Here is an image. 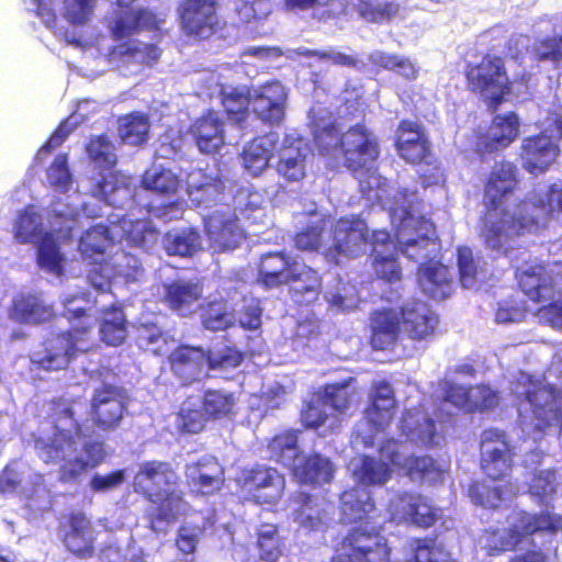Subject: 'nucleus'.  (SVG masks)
Here are the masks:
<instances>
[{
    "mask_svg": "<svg viewBox=\"0 0 562 562\" xmlns=\"http://www.w3.org/2000/svg\"><path fill=\"white\" fill-rule=\"evenodd\" d=\"M520 189V172L515 162H495L483 180L479 236L484 247L497 257H510L522 248V238L536 235L541 225L535 205L519 200L513 207L506 203Z\"/></svg>",
    "mask_w": 562,
    "mask_h": 562,
    "instance_id": "f257e3e1",
    "label": "nucleus"
},
{
    "mask_svg": "<svg viewBox=\"0 0 562 562\" xmlns=\"http://www.w3.org/2000/svg\"><path fill=\"white\" fill-rule=\"evenodd\" d=\"M77 397L56 396L48 402L47 423L52 435L34 440L38 458L48 465H58V481L76 483L81 475L104 462V442L88 440L82 445L85 456H78V441L86 437L83 424L76 416Z\"/></svg>",
    "mask_w": 562,
    "mask_h": 562,
    "instance_id": "f03ea898",
    "label": "nucleus"
},
{
    "mask_svg": "<svg viewBox=\"0 0 562 562\" xmlns=\"http://www.w3.org/2000/svg\"><path fill=\"white\" fill-rule=\"evenodd\" d=\"M382 514L366 487L353 485L339 496V520L352 526L338 543L334 562H390L391 548L379 522Z\"/></svg>",
    "mask_w": 562,
    "mask_h": 562,
    "instance_id": "7ed1b4c3",
    "label": "nucleus"
},
{
    "mask_svg": "<svg viewBox=\"0 0 562 562\" xmlns=\"http://www.w3.org/2000/svg\"><path fill=\"white\" fill-rule=\"evenodd\" d=\"M516 451L506 431L487 428L480 436V469L483 475L493 483L474 480L470 483L468 495L471 501L485 508L501 506L505 495L513 493L510 482L515 467Z\"/></svg>",
    "mask_w": 562,
    "mask_h": 562,
    "instance_id": "20e7f679",
    "label": "nucleus"
},
{
    "mask_svg": "<svg viewBox=\"0 0 562 562\" xmlns=\"http://www.w3.org/2000/svg\"><path fill=\"white\" fill-rule=\"evenodd\" d=\"M136 0H115L120 8L108 29L111 37L117 43L108 52L110 61L124 66L139 65L153 67L161 56V48L154 43H145L132 36L140 31H158L165 22L148 8H131Z\"/></svg>",
    "mask_w": 562,
    "mask_h": 562,
    "instance_id": "39448f33",
    "label": "nucleus"
},
{
    "mask_svg": "<svg viewBox=\"0 0 562 562\" xmlns=\"http://www.w3.org/2000/svg\"><path fill=\"white\" fill-rule=\"evenodd\" d=\"M179 476L171 463L159 460L145 461L134 475V492L156 508L147 514L149 528L158 530L159 524L170 525L186 514L188 503L181 491L171 488Z\"/></svg>",
    "mask_w": 562,
    "mask_h": 562,
    "instance_id": "423d86ee",
    "label": "nucleus"
},
{
    "mask_svg": "<svg viewBox=\"0 0 562 562\" xmlns=\"http://www.w3.org/2000/svg\"><path fill=\"white\" fill-rule=\"evenodd\" d=\"M257 283L267 290L289 286L297 305H310L318 300L322 277L317 270L300 262L284 250L268 251L257 262Z\"/></svg>",
    "mask_w": 562,
    "mask_h": 562,
    "instance_id": "0eeeda50",
    "label": "nucleus"
},
{
    "mask_svg": "<svg viewBox=\"0 0 562 562\" xmlns=\"http://www.w3.org/2000/svg\"><path fill=\"white\" fill-rule=\"evenodd\" d=\"M92 325L71 326L43 338L30 353L33 369L43 372L67 371L81 353L91 349Z\"/></svg>",
    "mask_w": 562,
    "mask_h": 562,
    "instance_id": "6e6552de",
    "label": "nucleus"
},
{
    "mask_svg": "<svg viewBox=\"0 0 562 562\" xmlns=\"http://www.w3.org/2000/svg\"><path fill=\"white\" fill-rule=\"evenodd\" d=\"M518 404L520 424L533 434L562 431V393L550 384L527 376Z\"/></svg>",
    "mask_w": 562,
    "mask_h": 562,
    "instance_id": "1a4fd4ad",
    "label": "nucleus"
},
{
    "mask_svg": "<svg viewBox=\"0 0 562 562\" xmlns=\"http://www.w3.org/2000/svg\"><path fill=\"white\" fill-rule=\"evenodd\" d=\"M464 77L468 90L482 97L493 113L513 90L505 59L498 55L484 54L480 61L468 63Z\"/></svg>",
    "mask_w": 562,
    "mask_h": 562,
    "instance_id": "9d476101",
    "label": "nucleus"
},
{
    "mask_svg": "<svg viewBox=\"0 0 562 562\" xmlns=\"http://www.w3.org/2000/svg\"><path fill=\"white\" fill-rule=\"evenodd\" d=\"M389 521L395 525H411L430 529L442 518L443 510L434 501L416 491H398L386 505Z\"/></svg>",
    "mask_w": 562,
    "mask_h": 562,
    "instance_id": "9b49d317",
    "label": "nucleus"
},
{
    "mask_svg": "<svg viewBox=\"0 0 562 562\" xmlns=\"http://www.w3.org/2000/svg\"><path fill=\"white\" fill-rule=\"evenodd\" d=\"M217 0H181L177 8L182 33L196 41H206L224 29Z\"/></svg>",
    "mask_w": 562,
    "mask_h": 562,
    "instance_id": "f8f14e48",
    "label": "nucleus"
},
{
    "mask_svg": "<svg viewBox=\"0 0 562 562\" xmlns=\"http://www.w3.org/2000/svg\"><path fill=\"white\" fill-rule=\"evenodd\" d=\"M380 151L378 136L363 123H357L344 132L340 156L344 166L355 176L370 171Z\"/></svg>",
    "mask_w": 562,
    "mask_h": 562,
    "instance_id": "ddd939ff",
    "label": "nucleus"
},
{
    "mask_svg": "<svg viewBox=\"0 0 562 562\" xmlns=\"http://www.w3.org/2000/svg\"><path fill=\"white\" fill-rule=\"evenodd\" d=\"M127 412L126 390L121 385L103 383L93 390L89 417L94 428L112 432L120 428Z\"/></svg>",
    "mask_w": 562,
    "mask_h": 562,
    "instance_id": "4468645a",
    "label": "nucleus"
},
{
    "mask_svg": "<svg viewBox=\"0 0 562 562\" xmlns=\"http://www.w3.org/2000/svg\"><path fill=\"white\" fill-rule=\"evenodd\" d=\"M235 481L240 492L260 505L277 504L285 488L283 474L274 468L262 464L243 468Z\"/></svg>",
    "mask_w": 562,
    "mask_h": 562,
    "instance_id": "2eb2a0df",
    "label": "nucleus"
},
{
    "mask_svg": "<svg viewBox=\"0 0 562 562\" xmlns=\"http://www.w3.org/2000/svg\"><path fill=\"white\" fill-rule=\"evenodd\" d=\"M333 244L325 251L328 261L339 263L340 257H358L368 243L367 223L357 215L340 217L331 228Z\"/></svg>",
    "mask_w": 562,
    "mask_h": 562,
    "instance_id": "dca6fc26",
    "label": "nucleus"
},
{
    "mask_svg": "<svg viewBox=\"0 0 562 562\" xmlns=\"http://www.w3.org/2000/svg\"><path fill=\"white\" fill-rule=\"evenodd\" d=\"M204 233L215 252L233 250L246 238L237 215L229 206L214 210L204 217Z\"/></svg>",
    "mask_w": 562,
    "mask_h": 562,
    "instance_id": "f3484780",
    "label": "nucleus"
},
{
    "mask_svg": "<svg viewBox=\"0 0 562 562\" xmlns=\"http://www.w3.org/2000/svg\"><path fill=\"white\" fill-rule=\"evenodd\" d=\"M560 153L559 139L542 131L522 139L519 158L528 173L539 176L557 162Z\"/></svg>",
    "mask_w": 562,
    "mask_h": 562,
    "instance_id": "a211bd4d",
    "label": "nucleus"
},
{
    "mask_svg": "<svg viewBox=\"0 0 562 562\" xmlns=\"http://www.w3.org/2000/svg\"><path fill=\"white\" fill-rule=\"evenodd\" d=\"M207 351L201 346L179 344L167 355V366L181 386H190L206 374Z\"/></svg>",
    "mask_w": 562,
    "mask_h": 562,
    "instance_id": "6ab92c4d",
    "label": "nucleus"
},
{
    "mask_svg": "<svg viewBox=\"0 0 562 562\" xmlns=\"http://www.w3.org/2000/svg\"><path fill=\"white\" fill-rule=\"evenodd\" d=\"M188 487L195 496H213L225 485V469L213 456H202L184 465Z\"/></svg>",
    "mask_w": 562,
    "mask_h": 562,
    "instance_id": "aec40b11",
    "label": "nucleus"
},
{
    "mask_svg": "<svg viewBox=\"0 0 562 562\" xmlns=\"http://www.w3.org/2000/svg\"><path fill=\"white\" fill-rule=\"evenodd\" d=\"M414 221V229L416 237L402 240L403 232H398V244L402 254L412 261L419 262V265L428 263L440 255L441 241L436 234L435 224L424 216H419Z\"/></svg>",
    "mask_w": 562,
    "mask_h": 562,
    "instance_id": "412c9836",
    "label": "nucleus"
},
{
    "mask_svg": "<svg viewBox=\"0 0 562 562\" xmlns=\"http://www.w3.org/2000/svg\"><path fill=\"white\" fill-rule=\"evenodd\" d=\"M394 146L397 155L411 165L429 164L430 142L420 124L402 120L395 133Z\"/></svg>",
    "mask_w": 562,
    "mask_h": 562,
    "instance_id": "4be33fe9",
    "label": "nucleus"
},
{
    "mask_svg": "<svg viewBox=\"0 0 562 562\" xmlns=\"http://www.w3.org/2000/svg\"><path fill=\"white\" fill-rule=\"evenodd\" d=\"M402 334L413 341L431 338L439 319L432 308L420 300L407 302L400 307Z\"/></svg>",
    "mask_w": 562,
    "mask_h": 562,
    "instance_id": "5701e85b",
    "label": "nucleus"
},
{
    "mask_svg": "<svg viewBox=\"0 0 562 562\" xmlns=\"http://www.w3.org/2000/svg\"><path fill=\"white\" fill-rule=\"evenodd\" d=\"M288 92L278 80L266 82L251 92V112L265 124L279 125L285 116Z\"/></svg>",
    "mask_w": 562,
    "mask_h": 562,
    "instance_id": "b1692460",
    "label": "nucleus"
},
{
    "mask_svg": "<svg viewBox=\"0 0 562 562\" xmlns=\"http://www.w3.org/2000/svg\"><path fill=\"white\" fill-rule=\"evenodd\" d=\"M66 549L77 558L87 559L94 554V529L82 512H71L59 525Z\"/></svg>",
    "mask_w": 562,
    "mask_h": 562,
    "instance_id": "393cba45",
    "label": "nucleus"
},
{
    "mask_svg": "<svg viewBox=\"0 0 562 562\" xmlns=\"http://www.w3.org/2000/svg\"><path fill=\"white\" fill-rule=\"evenodd\" d=\"M560 531H562V515L549 509L538 513L521 512L508 529V537L512 546L516 547L525 538L535 535L555 536Z\"/></svg>",
    "mask_w": 562,
    "mask_h": 562,
    "instance_id": "a878e982",
    "label": "nucleus"
},
{
    "mask_svg": "<svg viewBox=\"0 0 562 562\" xmlns=\"http://www.w3.org/2000/svg\"><path fill=\"white\" fill-rule=\"evenodd\" d=\"M519 119L515 112L497 114L487 132L476 136L475 151L480 156L507 148L518 136Z\"/></svg>",
    "mask_w": 562,
    "mask_h": 562,
    "instance_id": "bb28decb",
    "label": "nucleus"
},
{
    "mask_svg": "<svg viewBox=\"0 0 562 562\" xmlns=\"http://www.w3.org/2000/svg\"><path fill=\"white\" fill-rule=\"evenodd\" d=\"M188 135L202 154H217L225 145V122L210 109L191 122Z\"/></svg>",
    "mask_w": 562,
    "mask_h": 562,
    "instance_id": "cd10ccee",
    "label": "nucleus"
},
{
    "mask_svg": "<svg viewBox=\"0 0 562 562\" xmlns=\"http://www.w3.org/2000/svg\"><path fill=\"white\" fill-rule=\"evenodd\" d=\"M397 409L395 391L385 380L373 381L368 394L364 416L370 425L383 430L393 420Z\"/></svg>",
    "mask_w": 562,
    "mask_h": 562,
    "instance_id": "c85d7f7f",
    "label": "nucleus"
},
{
    "mask_svg": "<svg viewBox=\"0 0 562 562\" xmlns=\"http://www.w3.org/2000/svg\"><path fill=\"white\" fill-rule=\"evenodd\" d=\"M515 277L519 289L532 302L550 300L555 293V281L541 262L526 263L516 269Z\"/></svg>",
    "mask_w": 562,
    "mask_h": 562,
    "instance_id": "c756f323",
    "label": "nucleus"
},
{
    "mask_svg": "<svg viewBox=\"0 0 562 562\" xmlns=\"http://www.w3.org/2000/svg\"><path fill=\"white\" fill-rule=\"evenodd\" d=\"M443 400L468 413L491 409L498 402L496 393L484 385L473 387L456 383L447 384Z\"/></svg>",
    "mask_w": 562,
    "mask_h": 562,
    "instance_id": "7c9ffc66",
    "label": "nucleus"
},
{
    "mask_svg": "<svg viewBox=\"0 0 562 562\" xmlns=\"http://www.w3.org/2000/svg\"><path fill=\"white\" fill-rule=\"evenodd\" d=\"M402 333L400 312L392 307L374 310L370 316V345L374 350L392 349Z\"/></svg>",
    "mask_w": 562,
    "mask_h": 562,
    "instance_id": "2f4dec72",
    "label": "nucleus"
},
{
    "mask_svg": "<svg viewBox=\"0 0 562 562\" xmlns=\"http://www.w3.org/2000/svg\"><path fill=\"white\" fill-rule=\"evenodd\" d=\"M10 318L19 324H43L55 317L52 305L46 304L40 294H18L9 310Z\"/></svg>",
    "mask_w": 562,
    "mask_h": 562,
    "instance_id": "473e14b6",
    "label": "nucleus"
},
{
    "mask_svg": "<svg viewBox=\"0 0 562 562\" xmlns=\"http://www.w3.org/2000/svg\"><path fill=\"white\" fill-rule=\"evenodd\" d=\"M335 467L329 458L314 452L302 458L292 465V475L307 485H323L334 479Z\"/></svg>",
    "mask_w": 562,
    "mask_h": 562,
    "instance_id": "72a5a7b5",
    "label": "nucleus"
},
{
    "mask_svg": "<svg viewBox=\"0 0 562 562\" xmlns=\"http://www.w3.org/2000/svg\"><path fill=\"white\" fill-rule=\"evenodd\" d=\"M278 144V136L267 133L251 138L241 153L243 167L254 177L260 176L269 166Z\"/></svg>",
    "mask_w": 562,
    "mask_h": 562,
    "instance_id": "f704fd0d",
    "label": "nucleus"
},
{
    "mask_svg": "<svg viewBox=\"0 0 562 562\" xmlns=\"http://www.w3.org/2000/svg\"><path fill=\"white\" fill-rule=\"evenodd\" d=\"M418 282L424 292L435 299H446L451 290L452 278L449 268L435 259L428 263L419 265L417 269Z\"/></svg>",
    "mask_w": 562,
    "mask_h": 562,
    "instance_id": "c9c22d12",
    "label": "nucleus"
},
{
    "mask_svg": "<svg viewBox=\"0 0 562 562\" xmlns=\"http://www.w3.org/2000/svg\"><path fill=\"white\" fill-rule=\"evenodd\" d=\"M238 398L235 392L209 387L202 392L200 405L209 420H229L237 414Z\"/></svg>",
    "mask_w": 562,
    "mask_h": 562,
    "instance_id": "e433bc0d",
    "label": "nucleus"
},
{
    "mask_svg": "<svg viewBox=\"0 0 562 562\" xmlns=\"http://www.w3.org/2000/svg\"><path fill=\"white\" fill-rule=\"evenodd\" d=\"M373 238V250H372V262L374 274L378 279L383 280L387 283H393L402 279V268L397 261V257L394 254L384 255L382 250L378 249V244H381L385 248L393 247V241L387 232L376 231L372 234Z\"/></svg>",
    "mask_w": 562,
    "mask_h": 562,
    "instance_id": "4c0bfd02",
    "label": "nucleus"
},
{
    "mask_svg": "<svg viewBox=\"0 0 562 562\" xmlns=\"http://www.w3.org/2000/svg\"><path fill=\"white\" fill-rule=\"evenodd\" d=\"M201 296L202 289L198 283L177 280L165 285L162 301L171 311L186 316Z\"/></svg>",
    "mask_w": 562,
    "mask_h": 562,
    "instance_id": "58836bf2",
    "label": "nucleus"
},
{
    "mask_svg": "<svg viewBox=\"0 0 562 562\" xmlns=\"http://www.w3.org/2000/svg\"><path fill=\"white\" fill-rule=\"evenodd\" d=\"M95 194L109 205L122 207L125 200L132 196V187L127 178L117 170L111 169L95 184Z\"/></svg>",
    "mask_w": 562,
    "mask_h": 562,
    "instance_id": "ea45409f",
    "label": "nucleus"
},
{
    "mask_svg": "<svg viewBox=\"0 0 562 562\" xmlns=\"http://www.w3.org/2000/svg\"><path fill=\"white\" fill-rule=\"evenodd\" d=\"M120 226L121 238L130 246L148 250L159 240L160 232L149 218L128 220L123 217L120 221Z\"/></svg>",
    "mask_w": 562,
    "mask_h": 562,
    "instance_id": "a19ab883",
    "label": "nucleus"
},
{
    "mask_svg": "<svg viewBox=\"0 0 562 562\" xmlns=\"http://www.w3.org/2000/svg\"><path fill=\"white\" fill-rule=\"evenodd\" d=\"M401 431L424 446L429 447L436 443V425L426 414L411 411L404 412L401 418Z\"/></svg>",
    "mask_w": 562,
    "mask_h": 562,
    "instance_id": "79ce46f5",
    "label": "nucleus"
},
{
    "mask_svg": "<svg viewBox=\"0 0 562 562\" xmlns=\"http://www.w3.org/2000/svg\"><path fill=\"white\" fill-rule=\"evenodd\" d=\"M111 241L109 227L103 224H97L83 232L78 243V250L87 261L106 259L105 250Z\"/></svg>",
    "mask_w": 562,
    "mask_h": 562,
    "instance_id": "37998d69",
    "label": "nucleus"
},
{
    "mask_svg": "<svg viewBox=\"0 0 562 562\" xmlns=\"http://www.w3.org/2000/svg\"><path fill=\"white\" fill-rule=\"evenodd\" d=\"M352 477L357 485L367 486H383L386 484L392 475L390 474V467L369 454L360 456L358 465L352 470Z\"/></svg>",
    "mask_w": 562,
    "mask_h": 562,
    "instance_id": "c03bdc74",
    "label": "nucleus"
},
{
    "mask_svg": "<svg viewBox=\"0 0 562 562\" xmlns=\"http://www.w3.org/2000/svg\"><path fill=\"white\" fill-rule=\"evenodd\" d=\"M220 95L227 119L239 126L246 123L251 111V91L239 87L222 88Z\"/></svg>",
    "mask_w": 562,
    "mask_h": 562,
    "instance_id": "a18cd8bd",
    "label": "nucleus"
},
{
    "mask_svg": "<svg viewBox=\"0 0 562 562\" xmlns=\"http://www.w3.org/2000/svg\"><path fill=\"white\" fill-rule=\"evenodd\" d=\"M408 562H457L436 536L414 537L408 542Z\"/></svg>",
    "mask_w": 562,
    "mask_h": 562,
    "instance_id": "49530a36",
    "label": "nucleus"
},
{
    "mask_svg": "<svg viewBox=\"0 0 562 562\" xmlns=\"http://www.w3.org/2000/svg\"><path fill=\"white\" fill-rule=\"evenodd\" d=\"M447 469L430 456L409 454L403 474L412 481L442 482Z\"/></svg>",
    "mask_w": 562,
    "mask_h": 562,
    "instance_id": "de8ad7c7",
    "label": "nucleus"
},
{
    "mask_svg": "<svg viewBox=\"0 0 562 562\" xmlns=\"http://www.w3.org/2000/svg\"><path fill=\"white\" fill-rule=\"evenodd\" d=\"M140 186L146 191L154 192L160 196H172L182 187V180L179 175L170 169H151L143 173Z\"/></svg>",
    "mask_w": 562,
    "mask_h": 562,
    "instance_id": "09e8293b",
    "label": "nucleus"
},
{
    "mask_svg": "<svg viewBox=\"0 0 562 562\" xmlns=\"http://www.w3.org/2000/svg\"><path fill=\"white\" fill-rule=\"evenodd\" d=\"M259 559L265 562H278L284 552V538L280 536L276 524L262 522L257 530Z\"/></svg>",
    "mask_w": 562,
    "mask_h": 562,
    "instance_id": "8fccbe9b",
    "label": "nucleus"
},
{
    "mask_svg": "<svg viewBox=\"0 0 562 562\" xmlns=\"http://www.w3.org/2000/svg\"><path fill=\"white\" fill-rule=\"evenodd\" d=\"M126 317L122 307L111 306L103 311L100 338L109 346H120L126 338Z\"/></svg>",
    "mask_w": 562,
    "mask_h": 562,
    "instance_id": "3c124183",
    "label": "nucleus"
},
{
    "mask_svg": "<svg viewBox=\"0 0 562 562\" xmlns=\"http://www.w3.org/2000/svg\"><path fill=\"white\" fill-rule=\"evenodd\" d=\"M276 171L286 182H300L306 176V155L300 148L283 147Z\"/></svg>",
    "mask_w": 562,
    "mask_h": 562,
    "instance_id": "603ef678",
    "label": "nucleus"
},
{
    "mask_svg": "<svg viewBox=\"0 0 562 562\" xmlns=\"http://www.w3.org/2000/svg\"><path fill=\"white\" fill-rule=\"evenodd\" d=\"M164 248L168 255L191 257L202 248L201 235L196 228H184L164 236Z\"/></svg>",
    "mask_w": 562,
    "mask_h": 562,
    "instance_id": "864d4df0",
    "label": "nucleus"
},
{
    "mask_svg": "<svg viewBox=\"0 0 562 562\" xmlns=\"http://www.w3.org/2000/svg\"><path fill=\"white\" fill-rule=\"evenodd\" d=\"M86 153L99 169L111 170L117 164L115 145L106 134L92 136L86 144Z\"/></svg>",
    "mask_w": 562,
    "mask_h": 562,
    "instance_id": "5fc2aeb1",
    "label": "nucleus"
},
{
    "mask_svg": "<svg viewBox=\"0 0 562 562\" xmlns=\"http://www.w3.org/2000/svg\"><path fill=\"white\" fill-rule=\"evenodd\" d=\"M64 256L60 252L57 238L52 232H44L37 241V263L55 274L64 271Z\"/></svg>",
    "mask_w": 562,
    "mask_h": 562,
    "instance_id": "6e6d98bb",
    "label": "nucleus"
},
{
    "mask_svg": "<svg viewBox=\"0 0 562 562\" xmlns=\"http://www.w3.org/2000/svg\"><path fill=\"white\" fill-rule=\"evenodd\" d=\"M209 418L201 405L198 407L190 398H187L176 415V426L182 435H196L202 432Z\"/></svg>",
    "mask_w": 562,
    "mask_h": 562,
    "instance_id": "4d7b16f0",
    "label": "nucleus"
},
{
    "mask_svg": "<svg viewBox=\"0 0 562 562\" xmlns=\"http://www.w3.org/2000/svg\"><path fill=\"white\" fill-rule=\"evenodd\" d=\"M149 121L143 113H130L119 120V136L125 144L137 146L147 140Z\"/></svg>",
    "mask_w": 562,
    "mask_h": 562,
    "instance_id": "13d9d810",
    "label": "nucleus"
},
{
    "mask_svg": "<svg viewBox=\"0 0 562 562\" xmlns=\"http://www.w3.org/2000/svg\"><path fill=\"white\" fill-rule=\"evenodd\" d=\"M14 237L20 244H33L43 234L41 215L33 205H26L14 222Z\"/></svg>",
    "mask_w": 562,
    "mask_h": 562,
    "instance_id": "bf43d9fd",
    "label": "nucleus"
},
{
    "mask_svg": "<svg viewBox=\"0 0 562 562\" xmlns=\"http://www.w3.org/2000/svg\"><path fill=\"white\" fill-rule=\"evenodd\" d=\"M370 60L375 67L395 71L408 80H413L417 77V68L407 57L385 52H376L371 55Z\"/></svg>",
    "mask_w": 562,
    "mask_h": 562,
    "instance_id": "052dcab7",
    "label": "nucleus"
},
{
    "mask_svg": "<svg viewBox=\"0 0 562 562\" xmlns=\"http://www.w3.org/2000/svg\"><path fill=\"white\" fill-rule=\"evenodd\" d=\"M379 459L390 467V474L398 472L403 474L409 454L404 451V446L396 439H384L378 448Z\"/></svg>",
    "mask_w": 562,
    "mask_h": 562,
    "instance_id": "680f3d73",
    "label": "nucleus"
},
{
    "mask_svg": "<svg viewBox=\"0 0 562 562\" xmlns=\"http://www.w3.org/2000/svg\"><path fill=\"white\" fill-rule=\"evenodd\" d=\"M342 136L338 125L335 122L317 126L314 131V143L322 155H333L341 153Z\"/></svg>",
    "mask_w": 562,
    "mask_h": 562,
    "instance_id": "e2e57ef3",
    "label": "nucleus"
},
{
    "mask_svg": "<svg viewBox=\"0 0 562 562\" xmlns=\"http://www.w3.org/2000/svg\"><path fill=\"white\" fill-rule=\"evenodd\" d=\"M292 502L296 505V519L305 527L316 529L323 524L321 512L314 509L315 504L311 494L296 492L292 496Z\"/></svg>",
    "mask_w": 562,
    "mask_h": 562,
    "instance_id": "0e129e2a",
    "label": "nucleus"
},
{
    "mask_svg": "<svg viewBox=\"0 0 562 562\" xmlns=\"http://www.w3.org/2000/svg\"><path fill=\"white\" fill-rule=\"evenodd\" d=\"M297 435L294 430H285L273 436L268 443V449L272 457L281 463L286 458L297 454Z\"/></svg>",
    "mask_w": 562,
    "mask_h": 562,
    "instance_id": "69168bd1",
    "label": "nucleus"
},
{
    "mask_svg": "<svg viewBox=\"0 0 562 562\" xmlns=\"http://www.w3.org/2000/svg\"><path fill=\"white\" fill-rule=\"evenodd\" d=\"M206 351L209 370L236 368L244 361V352L235 346H224L216 351L210 349Z\"/></svg>",
    "mask_w": 562,
    "mask_h": 562,
    "instance_id": "338daca9",
    "label": "nucleus"
},
{
    "mask_svg": "<svg viewBox=\"0 0 562 562\" xmlns=\"http://www.w3.org/2000/svg\"><path fill=\"white\" fill-rule=\"evenodd\" d=\"M319 396L325 406H329L336 412L344 413L352 403L353 392L349 391L345 384H326Z\"/></svg>",
    "mask_w": 562,
    "mask_h": 562,
    "instance_id": "774afa93",
    "label": "nucleus"
}]
</instances>
